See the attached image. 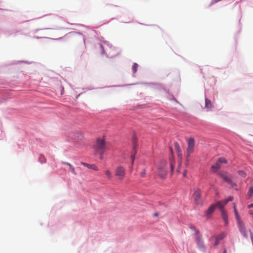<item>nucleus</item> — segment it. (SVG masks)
<instances>
[{
	"mask_svg": "<svg viewBox=\"0 0 253 253\" xmlns=\"http://www.w3.org/2000/svg\"><path fill=\"white\" fill-rule=\"evenodd\" d=\"M167 163L165 161L161 162L158 167V173L160 177L165 178L167 175Z\"/></svg>",
	"mask_w": 253,
	"mask_h": 253,
	"instance_id": "f257e3e1",
	"label": "nucleus"
},
{
	"mask_svg": "<svg viewBox=\"0 0 253 253\" xmlns=\"http://www.w3.org/2000/svg\"><path fill=\"white\" fill-rule=\"evenodd\" d=\"M95 149L97 151L101 156H102L105 150V141L103 139L98 138L96 140V144L94 146ZM102 156H101L102 159Z\"/></svg>",
	"mask_w": 253,
	"mask_h": 253,
	"instance_id": "f03ea898",
	"label": "nucleus"
},
{
	"mask_svg": "<svg viewBox=\"0 0 253 253\" xmlns=\"http://www.w3.org/2000/svg\"><path fill=\"white\" fill-rule=\"evenodd\" d=\"M191 229H194L197 232V235L195 237V240L198 248L201 251L204 252L206 250V247L204 241L202 239L201 235L199 234V231L197 230L194 227H191Z\"/></svg>",
	"mask_w": 253,
	"mask_h": 253,
	"instance_id": "7ed1b4c3",
	"label": "nucleus"
},
{
	"mask_svg": "<svg viewBox=\"0 0 253 253\" xmlns=\"http://www.w3.org/2000/svg\"><path fill=\"white\" fill-rule=\"evenodd\" d=\"M114 174L118 179L123 180L126 175L125 168L122 166L117 167L115 169Z\"/></svg>",
	"mask_w": 253,
	"mask_h": 253,
	"instance_id": "20e7f679",
	"label": "nucleus"
},
{
	"mask_svg": "<svg viewBox=\"0 0 253 253\" xmlns=\"http://www.w3.org/2000/svg\"><path fill=\"white\" fill-rule=\"evenodd\" d=\"M174 148H175V149L176 151V153L177 154V156L180 159V160L179 161V164H178L177 169H176V172L178 173H179L180 172V168H181V166L182 165L181 159H182V151L180 148V146L177 142H174Z\"/></svg>",
	"mask_w": 253,
	"mask_h": 253,
	"instance_id": "39448f33",
	"label": "nucleus"
},
{
	"mask_svg": "<svg viewBox=\"0 0 253 253\" xmlns=\"http://www.w3.org/2000/svg\"><path fill=\"white\" fill-rule=\"evenodd\" d=\"M233 199V197H229L227 199L223 200L222 201H219L216 202L215 204H213V205H215V208H218V209L221 210V211L223 209V207L229 202L232 201Z\"/></svg>",
	"mask_w": 253,
	"mask_h": 253,
	"instance_id": "423d86ee",
	"label": "nucleus"
},
{
	"mask_svg": "<svg viewBox=\"0 0 253 253\" xmlns=\"http://www.w3.org/2000/svg\"><path fill=\"white\" fill-rule=\"evenodd\" d=\"M195 147V141L193 138H189L188 140V147L186 149V153L188 155H191L194 152Z\"/></svg>",
	"mask_w": 253,
	"mask_h": 253,
	"instance_id": "0eeeda50",
	"label": "nucleus"
},
{
	"mask_svg": "<svg viewBox=\"0 0 253 253\" xmlns=\"http://www.w3.org/2000/svg\"><path fill=\"white\" fill-rule=\"evenodd\" d=\"M195 202L197 205H201L202 200L201 199V192L200 189H196L193 194Z\"/></svg>",
	"mask_w": 253,
	"mask_h": 253,
	"instance_id": "6e6552de",
	"label": "nucleus"
},
{
	"mask_svg": "<svg viewBox=\"0 0 253 253\" xmlns=\"http://www.w3.org/2000/svg\"><path fill=\"white\" fill-rule=\"evenodd\" d=\"M218 175L220 177H221L222 179H223V180L225 182H226L228 183H229V184L232 183V180H231V177H230V176H229V175L228 174V173L227 172L223 171H221L218 173Z\"/></svg>",
	"mask_w": 253,
	"mask_h": 253,
	"instance_id": "1a4fd4ad",
	"label": "nucleus"
},
{
	"mask_svg": "<svg viewBox=\"0 0 253 253\" xmlns=\"http://www.w3.org/2000/svg\"><path fill=\"white\" fill-rule=\"evenodd\" d=\"M238 228L239 229V230L241 232V233L246 238L248 237V233L247 230L246 228V227L241 221L240 222L239 221V222H237Z\"/></svg>",
	"mask_w": 253,
	"mask_h": 253,
	"instance_id": "9d476101",
	"label": "nucleus"
},
{
	"mask_svg": "<svg viewBox=\"0 0 253 253\" xmlns=\"http://www.w3.org/2000/svg\"><path fill=\"white\" fill-rule=\"evenodd\" d=\"M215 209V205L212 204L211 205L208 209L206 211L205 214L206 216L209 218L211 216L212 213L213 212Z\"/></svg>",
	"mask_w": 253,
	"mask_h": 253,
	"instance_id": "9b49d317",
	"label": "nucleus"
},
{
	"mask_svg": "<svg viewBox=\"0 0 253 253\" xmlns=\"http://www.w3.org/2000/svg\"><path fill=\"white\" fill-rule=\"evenodd\" d=\"M175 162L173 159V156H172L169 158V166L170 167V172L171 173H173L174 171V169L175 167Z\"/></svg>",
	"mask_w": 253,
	"mask_h": 253,
	"instance_id": "f8f14e48",
	"label": "nucleus"
},
{
	"mask_svg": "<svg viewBox=\"0 0 253 253\" xmlns=\"http://www.w3.org/2000/svg\"><path fill=\"white\" fill-rule=\"evenodd\" d=\"M81 164H82V165L87 167L88 169H93L96 171H97L99 170L98 167L97 166H96L95 165H90L89 164L83 163V162H82Z\"/></svg>",
	"mask_w": 253,
	"mask_h": 253,
	"instance_id": "ddd939ff",
	"label": "nucleus"
},
{
	"mask_svg": "<svg viewBox=\"0 0 253 253\" xmlns=\"http://www.w3.org/2000/svg\"><path fill=\"white\" fill-rule=\"evenodd\" d=\"M132 143L133 145V150H135V153H136V149L138 146L137 140L135 135H133L132 138Z\"/></svg>",
	"mask_w": 253,
	"mask_h": 253,
	"instance_id": "4468645a",
	"label": "nucleus"
},
{
	"mask_svg": "<svg viewBox=\"0 0 253 253\" xmlns=\"http://www.w3.org/2000/svg\"><path fill=\"white\" fill-rule=\"evenodd\" d=\"M220 168V165L216 161V163L211 166V170L213 172H217Z\"/></svg>",
	"mask_w": 253,
	"mask_h": 253,
	"instance_id": "2eb2a0df",
	"label": "nucleus"
},
{
	"mask_svg": "<svg viewBox=\"0 0 253 253\" xmlns=\"http://www.w3.org/2000/svg\"><path fill=\"white\" fill-rule=\"evenodd\" d=\"M221 214H222V218L225 222V225H228V216L225 212V211L224 210H222L221 211Z\"/></svg>",
	"mask_w": 253,
	"mask_h": 253,
	"instance_id": "dca6fc26",
	"label": "nucleus"
},
{
	"mask_svg": "<svg viewBox=\"0 0 253 253\" xmlns=\"http://www.w3.org/2000/svg\"><path fill=\"white\" fill-rule=\"evenodd\" d=\"M205 107L208 110H210L212 107V104L211 103V101L207 98H206L205 99Z\"/></svg>",
	"mask_w": 253,
	"mask_h": 253,
	"instance_id": "f3484780",
	"label": "nucleus"
},
{
	"mask_svg": "<svg viewBox=\"0 0 253 253\" xmlns=\"http://www.w3.org/2000/svg\"><path fill=\"white\" fill-rule=\"evenodd\" d=\"M234 211H235V215H236V218H237V222H240L241 221L240 217H239V214H238V212L237 211V210L236 209V205L234 204Z\"/></svg>",
	"mask_w": 253,
	"mask_h": 253,
	"instance_id": "a211bd4d",
	"label": "nucleus"
},
{
	"mask_svg": "<svg viewBox=\"0 0 253 253\" xmlns=\"http://www.w3.org/2000/svg\"><path fill=\"white\" fill-rule=\"evenodd\" d=\"M104 172L107 178H108L109 179H111L112 178V173L109 169H106Z\"/></svg>",
	"mask_w": 253,
	"mask_h": 253,
	"instance_id": "6ab92c4d",
	"label": "nucleus"
},
{
	"mask_svg": "<svg viewBox=\"0 0 253 253\" xmlns=\"http://www.w3.org/2000/svg\"><path fill=\"white\" fill-rule=\"evenodd\" d=\"M217 162L220 165L221 164H226L227 163V160L222 157H220L218 158Z\"/></svg>",
	"mask_w": 253,
	"mask_h": 253,
	"instance_id": "aec40b11",
	"label": "nucleus"
},
{
	"mask_svg": "<svg viewBox=\"0 0 253 253\" xmlns=\"http://www.w3.org/2000/svg\"><path fill=\"white\" fill-rule=\"evenodd\" d=\"M249 198H250L253 196V187H251L248 193Z\"/></svg>",
	"mask_w": 253,
	"mask_h": 253,
	"instance_id": "412c9836",
	"label": "nucleus"
},
{
	"mask_svg": "<svg viewBox=\"0 0 253 253\" xmlns=\"http://www.w3.org/2000/svg\"><path fill=\"white\" fill-rule=\"evenodd\" d=\"M138 65L137 63H134L132 67V70L134 73L137 72Z\"/></svg>",
	"mask_w": 253,
	"mask_h": 253,
	"instance_id": "4be33fe9",
	"label": "nucleus"
},
{
	"mask_svg": "<svg viewBox=\"0 0 253 253\" xmlns=\"http://www.w3.org/2000/svg\"><path fill=\"white\" fill-rule=\"evenodd\" d=\"M226 236V234L224 233H222L217 236L216 237L219 241L222 240Z\"/></svg>",
	"mask_w": 253,
	"mask_h": 253,
	"instance_id": "5701e85b",
	"label": "nucleus"
},
{
	"mask_svg": "<svg viewBox=\"0 0 253 253\" xmlns=\"http://www.w3.org/2000/svg\"><path fill=\"white\" fill-rule=\"evenodd\" d=\"M68 166L69 167V168H70L72 173L73 174H74V175H76L77 173L76 172V171H75V168H74V167L71 164H70V165H69Z\"/></svg>",
	"mask_w": 253,
	"mask_h": 253,
	"instance_id": "b1692460",
	"label": "nucleus"
},
{
	"mask_svg": "<svg viewBox=\"0 0 253 253\" xmlns=\"http://www.w3.org/2000/svg\"><path fill=\"white\" fill-rule=\"evenodd\" d=\"M238 173L239 175H240L243 177H245L246 175L245 172L242 170L238 171Z\"/></svg>",
	"mask_w": 253,
	"mask_h": 253,
	"instance_id": "393cba45",
	"label": "nucleus"
},
{
	"mask_svg": "<svg viewBox=\"0 0 253 253\" xmlns=\"http://www.w3.org/2000/svg\"><path fill=\"white\" fill-rule=\"evenodd\" d=\"M190 155H188L187 154H186V162L190 163L191 161Z\"/></svg>",
	"mask_w": 253,
	"mask_h": 253,
	"instance_id": "a878e982",
	"label": "nucleus"
},
{
	"mask_svg": "<svg viewBox=\"0 0 253 253\" xmlns=\"http://www.w3.org/2000/svg\"><path fill=\"white\" fill-rule=\"evenodd\" d=\"M133 154H132L131 156V159L132 160V164H133L134 163V157H135V154L136 153H135V150H133Z\"/></svg>",
	"mask_w": 253,
	"mask_h": 253,
	"instance_id": "bb28decb",
	"label": "nucleus"
},
{
	"mask_svg": "<svg viewBox=\"0 0 253 253\" xmlns=\"http://www.w3.org/2000/svg\"><path fill=\"white\" fill-rule=\"evenodd\" d=\"M146 173V170L145 169H144L142 172H141L140 175L141 177H145Z\"/></svg>",
	"mask_w": 253,
	"mask_h": 253,
	"instance_id": "cd10ccee",
	"label": "nucleus"
},
{
	"mask_svg": "<svg viewBox=\"0 0 253 253\" xmlns=\"http://www.w3.org/2000/svg\"><path fill=\"white\" fill-rule=\"evenodd\" d=\"M219 241H219L218 239H217V238H216V239H215V243H214V245L215 246H217L219 244Z\"/></svg>",
	"mask_w": 253,
	"mask_h": 253,
	"instance_id": "c85d7f7f",
	"label": "nucleus"
},
{
	"mask_svg": "<svg viewBox=\"0 0 253 253\" xmlns=\"http://www.w3.org/2000/svg\"><path fill=\"white\" fill-rule=\"evenodd\" d=\"M187 170H185L184 171V172L183 173V175L184 177H186L187 176Z\"/></svg>",
	"mask_w": 253,
	"mask_h": 253,
	"instance_id": "c756f323",
	"label": "nucleus"
},
{
	"mask_svg": "<svg viewBox=\"0 0 253 253\" xmlns=\"http://www.w3.org/2000/svg\"><path fill=\"white\" fill-rule=\"evenodd\" d=\"M62 164L65 165H67L68 166L70 164V163L65 162H62Z\"/></svg>",
	"mask_w": 253,
	"mask_h": 253,
	"instance_id": "7c9ffc66",
	"label": "nucleus"
},
{
	"mask_svg": "<svg viewBox=\"0 0 253 253\" xmlns=\"http://www.w3.org/2000/svg\"><path fill=\"white\" fill-rule=\"evenodd\" d=\"M190 163L189 162H185V165L186 168H188L189 166Z\"/></svg>",
	"mask_w": 253,
	"mask_h": 253,
	"instance_id": "2f4dec72",
	"label": "nucleus"
},
{
	"mask_svg": "<svg viewBox=\"0 0 253 253\" xmlns=\"http://www.w3.org/2000/svg\"><path fill=\"white\" fill-rule=\"evenodd\" d=\"M248 208H249V209L253 208V203H252V204H251L249 205L248 206Z\"/></svg>",
	"mask_w": 253,
	"mask_h": 253,
	"instance_id": "473e14b6",
	"label": "nucleus"
},
{
	"mask_svg": "<svg viewBox=\"0 0 253 253\" xmlns=\"http://www.w3.org/2000/svg\"><path fill=\"white\" fill-rule=\"evenodd\" d=\"M223 253H226V250L225 249L224 250Z\"/></svg>",
	"mask_w": 253,
	"mask_h": 253,
	"instance_id": "72a5a7b5",
	"label": "nucleus"
},
{
	"mask_svg": "<svg viewBox=\"0 0 253 253\" xmlns=\"http://www.w3.org/2000/svg\"><path fill=\"white\" fill-rule=\"evenodd\" d=\"M100 47L103 49V47L102 45V44H100Z\"/></svg>",
	"mask_w": 253,
	"mask_h": 253,
	"instance_id": "f704fd0d",
	"label": "nucleus"
},
{
	"mask_svg": "<svg viewBox=\"0 0 253 253\" xmlns=\"http://www.w3.org/2000/svg\"><path fill=\"white\" fill-rule=\"evenodd\" d=\"M158 213H155V216H157V215H158Z\"/></svg>",
	"mask_w": 253,
	"mask_h": 253,
	"instance_id": "c9c22d12",
	"label": "nucleus"
},
{
	"mask_svg": "<svg viewBox=\"0 0 253 253\" xmlns=\"http://www.w3.org/2000/svg\"><path fill=\"white\" fill-rule=\"evenodd\" d=\"M169 148H170L171 151L172 152V148H171V147H170Z\"/></svg>",
	"mask_w": 253,
	"mask_h": 253,
	"instance_id": "e433bc0d",
	"label": "nucleus"
}]
</instances>
